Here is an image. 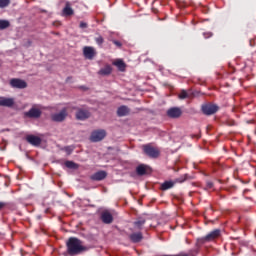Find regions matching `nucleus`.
Returning <instances> with one entry per match:
<instances>
[{"label": "nucleus", "instance_id": "9", "mask_svg": "<svg viewBox=\"0 0 256 256\" xmlns=\"http://www.w3.org/2000/svg\"><path fill=\"white\" fill-rule=\"evenodd\" d=\"M10 85L14 89H27V82L19 78H13L10 80Z\"/></svg>", "mask_w": 256, "mask_h": 256}, {"label": "nucleus", "instance_id": "14", "mask_svg": "<svg viewBox=\"0 0 256 256\" xmlns=\"http://www.w3.org/2000/svg\"><path fill=\"white\" fill-rule=\"evenodd\" d=\"M107 178V172L106 171H98L90 176V179L92 181H103V179Z\"/></svg>", "mask_w": 256, "mask_h": 256}, {"label": "nucleus", "instance_id": "22", "mask_svg": "<svg viewBox=\"0 0 256 256\" xmlns=\"http://www.w3.org/2000/svg\"><path fill=\"white\" fill-rule=\"evenodd\" d=\"M201 247H203V245H198L197 240H196L195 247L193 249L189 250L188 253H186V254L188 256H197V255H199V249H201Z\"/></svg>", "mask_w": 256, "mask_h": 256}, {"label": "nucleus", "instance_id": "2", "mask_svg": "<svg viewBox=\"0 0 256 256\" xmlns=\"http://www.w3.org/2000/svg\"><path fill=\"white\" fill-rule=\"evenodd\" d=\"M221 237V230L215 229L208 233L205 237L197 239V245H205V243H211V241H215V239Z\"/></svg>", "mask_w": 256, "mask_h": 256}, {"label": "nucleus", "instance_id": "6", "mask_svg": "<svg viewBox=\"0 0 256 256\" xmlns=\"http://www.w3.org/2000/svg\"><path fill=\"white\" fill-rule=\"evenodd\" d=\"M76 109V119L78 121H85V119H89L91 117V112L87 108H74Z\"/></svg>", "mask_w": 256, "mask_h": 256}, {"label": "nucleus", "instance_id": "4", "mask_svg": "<svg viewBox=\"0 0 256 256\" xmlns=\"http://www.w3.org/2000/svg\"><path fill=\"white\" fill-rule=\"evenodd\" d=\"M69 115V112L67 111V108H63L60 112L51 114V121L54 123H63L65 119H67Z\"/></svg>", "mask_w": 256, "mask_h": 256}, {"label": "nucleus", "instance_id": "12", "mask_svg": "<svg viewBox=\"0 0 256 256\" xmlns=\"http://www.w3.org/2000/svg\"><path fill=\"white\" fill-rule=\"evenodd\" d=\"M100 219L105 223V225H111V223H113V214L105 210L101 213Z\"/></svg>", "mask_w": 256, "mask_h": 256}, {"label": "nucleus", "instance_id": "27", "mask_svg": "<svg viewBox=\"0 0 256 256\" xmlns=\"http://www.w3.org/2000/svg\"><path fill=\"white\" fill-rule=\"evenodd\" d=\"M189 97H191V94H189V92H187L186 90H182L179 93V99H189Z\"/></svg>", "mask_w": 256, "mask_h": 256}, {"label": "nucleus", "instance_id": "3", "mask_svg": "<svg viewBox=\"0 0 256 256\" xmlns=\"http://www.w3.org/2000/svg\"><path fill=\"white\" fill-rule=\"evenodd\" d=\"M142 149L150 159H158L161 155V150L158 147L153 146L152 144H146L142 146Z\"/></svg>", "mask_w": 256, "mask_h": 256}, {"label": "nucleus", "instance_id": "26", "mask_svg": "<svg viewBox=\"0 0 256 256\" xmlns=\"http://www.w3.org/2000/svg\"><path fill=\"white\" fill-rule=\"evenodd\" d=\"M114 65L118 67L119 71H125V62H123L122 60L116 61Z\"/></svg>", "mask_w": 256, "mask_h": 256}, {"label": "nucleus", "instance_id": "24", "mask_svg": "<svg viewBox=\"0 0 256 256\" xmlns=\"http://www.w3.org/2000/svg\"><path fill=\"white\" fill-rule=\"evenodd\" d=\"M65 167H67L68 169H79V164L68 160L65 162Z\"/></svg>", "mask_w": 256, "mask_h": 256}, {"label": "nucleus", "instance_id": "18", "mask_svg": "<svg viewBox=\"0 0 256 256\" xmlns=\"http://www.w3.org/2000/svg\"><path fill=\"white\" fill-rule=\"evenodd\" d=\"M147 171H149V166L145 164H140L136 167V173L140 177H143V175H147Z\"/></svg>", "mask_w": 256, "mask_h": 256}, {"label": "nucleus", "instance_id": "11", "mask_svg": "<svg viewBox=\"0 0 256 256\" xmlns=\"http://www.w3.org/2000/svg\"><path fill=\"white\" fill-rule=\"evenodd\" d=\"M83 55H84L85 59L92 60L95 57V55H97V52L95 51V48H93L91 46H85L83 48Z\"/></svg>", "mask_w": 256, "mask_h": 256}, {"label": "nucleus", "instance_id": "13", "mask_svg": "<svg viewBox=\"0 0 256 256\" xmlns=\"http://www.w3.org/2000/svg\"><path fill=\"white\" fill-rule=\"evenodd\" d=\"M26 141L27 143H29L30 145H33L34 147H39V145H41L42 143L41 138L35 135L26 136Z\"/></svg>", "mask_w": 256, "mask_h": 256}, {"label": "nucleus", "instance_id": "1", "mask_svg": "<svg viewBox=\"0 0 256 256\" xmlns=\"http://www.w3.org/2000/svg\"><path fill=\"white\" fill-rule=\"evenodd\" d=\"M67 253L70 256L81 255L85 251V246L83 242L75 237H70L66 242Z\"/></svg>", "mask_w": 256, "mask_h": 256}, {"label": "nucleus", "instance_id": "28", "mask_svg": "<svg viewBox=\"0 0 256 256\" xmlns=\"http://www.w3.org/2000/svg\"><path fill=\"white\" fill-rule=\"evenodd\" d=\"M11 0H0V9H4V7H8Z\"/></svg>", "mask_w": 256, "mask_h": 256}, {"label": "nucleus", "instance_id": "34", "mask_svg": "<svg viewBox=\"0 0 256 256\" xmlns=\"http://www.w3.org/2000/svg\"><path fill=\"white\" fill-rule=\"evenodd\" d=\"M207 189H213L212 182H207Z\"/></svg>", "mask_w": 256, "mask_h": 256}, {"label": "nucleus", "instance_id": "32", "mask_svg": "<svg viewBox=\"0 0 256 256\" xmlns=\"http://www.w3.org/2000/svg\"><path fill=\"white\" fill-rule=\"evenodd\" d=\"M188 177H189V175L185 174V175H184V178L178 180L179 183H183V181H187V178H188Z\"/></svg>", "mask_w": 256, "mask_h": 256}, {"label": "nucleus", "instance_id": "15", "mask_svg": "<svg viewBox=\"0 0 256 256\" xmlns=\"http://www.w3.org/2000/svg\"><path fill=\"white\" fill-rule=\"evenodd\" d=\"M129 239L132 243H141L143 241V233L135 232L129 235Z\"/></svg>", "mask_w": 256, "mask_h": 256}, {"label": "nucleus", "instance_id": "20", "mask_svg": "<svg viewBox=\"0 0 256 256\" xmlns=\"http://www.w3.org/2000/svg\"><path fill=\"white\" fill-rule=\"evenodd\" d=\"M113 71V68H111L110 65H106L104 68H101L98 71V75H102L103 77L107 76V75H111Z\"/></svg>", "mask_w": 256, "mask_h": 256}, {"label": "nucleus", "instance_id": "19", "mask_svg": "<svg viewBox=\"0 0 256 256\" xmlns=\"http://www.w3.org/2000/svg\"><path fill=\"white\" fill-rule=\"evenodd\" d=\"M62 13L65 17H71V15H74L75 11L73 8H71V3L66 2L65 7L62 10Z\"/></svg>", "mask_w": 256, "mask_h": 256}, {"label": "nucleus", "instance_id": "8", "mask_svg": "<svg viewBox=\"0 0 256 256\" xmlns=\"http://www.w3.org/2000/svg\"><path fill=\"white\" fill-rule=\"evenodd\" d=\"M219 111V106L215 104H205L202 106V112L204 115H215Z\"/></svg>", "mask_w": 256, "mask_h": 256}, {"label": "nucleus", "instance_id": "21", "mask_svg": "<svg viewBox=\"0 0 256 256\" xmlns=\"http://www.w3.org/2000/svg\"><path fill=\"white\" fill-rule=\"evenodd\" d=\"M173 187H175V182L165 181L161 184L160 189L161 191H169V189H173Z\"/></svg>", "mask_w": 256, "mask_h": 256}, {"label": "nucleus", "instance_id": "33", "mask_svg": "<svg viewBox=\"0 0 256 256\" xmlns=\"http://www.w3.org/2000/svg\"><path fill=\"white\" fill-rule=\"evenodd\" d=\"M114 45H116V47H121V42L120 41H117V40H114Z\"/></svg>", "mask_w": 256, "mask_h": 256}, {"label": "nucleus", "instance_id": "23", "mask_svg": "<svg viewBox=\"0 0 256 256\" xmlns=\"http://www.w3.org/2000/svg\"><path fill=\"white\" fill-rule=\"evenodd\" d=\"M146 221L147 220L145 218L140 217L134 222V225L137 227V229H142Z\"/></svg>", "mask_w": 256, "mask_h": 256}, {"label": "nucleus", "instance_id": "36", "mask_svg": "<svg viewBox=\"0 0 256 256\" xmlns=\"http://www.w3.org/2000/svg\"><path fill=\"white\" fill-rule=\"evenodd\" d=\"M192 137H195L196 139H200L201 138L200 135H193Z\"/></svg>", "mask_w": 256, "mask_h": 256}, {"label": "nucleus", "instance_id": "25", "mask_svg": "<svg viewBox=\"0 0 256 256\" xmlns=\"http://www.w3.org/2000/svg\"><path fill=\"white\" fill-rule=\"evenodd\" d=\"M8 27H11L9 20H0V30L8 29Z\"/></svg>", "mask_w": 256, "mask_h": 256}, {"label": "nucleus", "instance_id": "7", "mask_svg": "<svg viewBox=\"0 0 256 256\" xmlns=\"http://www.w3.org/2000/svg\"><path fill=\"white\" fill-rule=\"evenodd\" d=\"M42 114L43 112L41 111V109L33 106L32 108H30L29 111L24 113V116L28 117V119H39Z\"/></svg>", "mask_w": 256, "mask_h": 256}, {"label": "nucleus", "instance_id": "10", "mask_svg": "<svg viewBox=\"0 0 256 256\" xmlns=\"http://www.w3.org/2000/svg\"><path fill=\"white\" fill-rule=\"evenodd\" d=\"M183 115V110L179 107H172L167 110V116L170 117V119H179Z\"/></svg>", "mask_w": 256, "mask_h": 256}, {"label": "nucleus", "instance_id": "5", "mask_svg": "<svg viewBox=\"0 0 256 256\" xmlns=\"http://www.w3.org/2000/svg\"><path fill=\"white\" fill-rule=\"evenodd\" d=\"M107 137V132L105 130H95L90 135V141L92 143H99V141H103Z\"/></svg>", "mask_w": 256, "mask_h": 256}, {"label": "nucleus", "instance_id": "17", "mask_svg": "<svg viewBox=\"0 0 256 256\" xmlns=\"http://www.w3.org/2000/svg\"><path fill=\"white\" fill-rule=\"evenodd\" d=\"M131 113V109L129 107L122 105L117 109V115L118 117H127Z\"/></svg>", "mask_w": 256, "mask_h": 256}, {"label": "nucleus", "instance_id": "30", "mask_svg": "<svg viewBox=\"0 0 256 256\" xmlns=\"http://www.w3.org/2000/svg\"><path fill=\"white\" fill-rule=\"evenodd\" d=\"M6 207H9L8 202H0V211H3Z\"/></svg>", "mask_w": 256, "mask_h": 256}, {"label": "nucleus", "instance_id": "35", "mask_svg": "<svg viewBox=\"0 0 256 256\" xmlns=\"http://www.w3.org/2000/svg\"><path fill=\"white\" fill-rule=\"evenodd\" d=\"M32 43L33 42L31 40H28L27 43L25 44V47H31Z\"/></svg>", "mask_w": 256, "mask_h": 256}, {"label": "nucleus", "instance_id": "31", "mask_svg": "<svg viewBox=\"0 0 256 256\" xmlns=\"http://www.w3.org/2000/svg\"><path fill=\"white\" fill-rule=\"evenodd\" d=\"M79 27H80V29H87V23H85V22H80Z\"/></svg>", "mask_w": 256, "mask_h": 256}, {"label": "nucleus", "instance_id": "16", "mask_svg": "<svg viewBox=\"0 0 256 256\" xmlns=\"http://www.w3.org/2000/svg\"><path fill=\"white\" fill-rule=\"evenodd\" d=\"M12 105H15L13 98L0 97V107H11Z\"/></svg>", "mask_w": 256, "mask_h": 256}, {"label": "nucleus", "instance_id": "29", "mask_svg": "<svg viewBox=\"0 0 256 256\" xmlns=\"http://www.w3.org/2000/svg\"><path fill=\"white\" fill-rule=\"evenodd\" d=\"M95 42L97 45H103V43H105V39H103V36H98L95 38Z\"/></svg>", "mask_w": 256, "mask_h": 256}]
</instances>
